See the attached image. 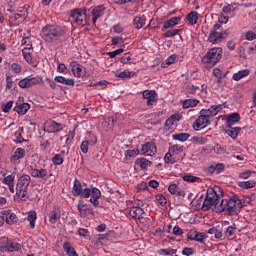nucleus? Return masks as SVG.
Segmentation results:
<instances>
[{"mask_svg":"<svg viewBox=\"0 0 256 256\" xmlns=\"http://www.w3.org/2000/svg\"><path fill=\"white\" fill-rule=\"evenodd\" d=\"M2 213L7 225H15V223H18L19 218L17 217V214L13 213L11 210H3Z\"/></svg>","mask_w":256,"mask_h":256,"instance_id":"nucleus-13","label":"nucleus"},{"mask_svg":"<svg viewBox=\"0 0 256 256\" xmlns=\"http://www.w3.org/2000/svg\"><path fill=\"white\" fill-rule=\"evenodd\" d=\"M22 55L27 63H31V61H33V58L31 57V48H24L22 50Z\"/></svg>","mask_w":256,"mask_h":256,"instance_id":"nucleus-45","label":"nucleus"},{"mask_svg":"<svg viewBox=\"0 0 256 256\" xmlns=\"http://www.w3.org/2000/svg\"><path fill=\"white\" fill-rule=\"evenodd\" d=\"M249 73H250L249 69L240 70L237 73L233 74L232 79L234 81H241L243 77H248Z\"/></svg>","mask_w":256,"mask_h":256,"instance_id":"nucleus-30","label":"nucleus"},{"mask_svg":"<svg viewBox=\"0 0 256 256\" xmlns=\"http://www.w3.org/2000/svg\"><path fill=\"white\" fill-rule=\"evenodd\" d=\"M61 215H59V211L57 210V208H53V210L49 213V221L52 224L57 223V221H59Z\"/></svg>","mask_w":256,"mask_h":256,"instance_id":"nucleus-34","label":"nucleus"},{"mask_svg":"<svg viewBox=\"0 0 256 256\" xmlns=\"http://www.w3.org/2000/svg\"><path fill=\"white\" fill-rule=\"evenodd\" d=\"M103 15H105V6L104 5H99L96 6L93 10H92V22L95 25L97 23V19H99L100 17H103Z\"/></svg>","mask_w":256,"mask_h":256,"instance_id":"nucleus-17","label":"nucleus"},{"mask_svg":"<svg viewBox=\"0 0 256 256\" xmlns=\"http://www.w3.org/2000/svg\"><path fill=\"white\" fill-rule=\"evenodd\" d=\"M30 175L36 179H47V171L45 169L30 168Z\"/></svg>","mask_w":256,"mask_h":256,"instance_id":"nucleus-20","label":"nucleus"},{"mask_svg":"<svg viewBox=\"0 0 256 256\" xmlns=\"http://www.w3.org/2000/svg\"><path fill=\"white\" fill-rule=\"evenodd\" d=\"M208 233L209 235H214L215 239H221V237H223V232L215 227L210 228Z\"/></svg>","mask_w":256,"mask_h":256,"instance_id":"nucleus-44","label":"nucleus"},{"mask_svg":"<svg viewBox=\"0 0 256 256\" xmlns=\"http://www.w3.org/2000/svg\"><path fill=\"white\" fill-rule=\"evenodd\" d=\"M181 23V17H173L166 21L163 25L165 29H169L171 27H175V25H179Z\"/></svg>","mask_w":256,"mask_h":256,"instance_id":"nucleus-28","label":"nucleus"},{"mask_svg":"<svg viewBox=\"0 0 256 256\" xmlns=\"http://www.w3.org/2000/svg\"><path fill=\"white\" fill-rule=\"evenodd\" d=\"M26 17H27V11L22 10L10 16V21L11 23H13V25H19V23H23V21H25Z\"/></svg>","mask_w":256,"mask_h":256,"instance_id":"nucleus-15","label":"nucleus"},{"mask_svg":"<svg viewBox=\"0 0 256 256\" xmlns=\"http://www.w3.org/2000/svg\"><path fill=\"white\" fill-rule=\"evenodd\" d=\"M143 99H147L148 107H151L157 101V92L155 90H145L142 93Z\"/></svg>","mask_w":256,"mask_h":256,"instance_id":"nucleus-14","label":"nucleus"},{"mask_svg":"<svg viewBox=\"0 0 256 256\" xmlns=\"http://www.w3.org/2000/svg\"><path fill=\"white\" fill-rule=\"evenodd\" d=\"M31 229H35V221H37V213L35 211L29 212L28 217H27Z\"/></svg>","mask_w":256,"mask_h":256,"instance_id":"nucleus-42","label":"nucleus"},{"mask_svg":"<svg viewBox=\"0 0 256 256\" xmlns=\"http://www.w3.org/2000/svg\"><path fill=\"white\" fill-rule=\"evenodd\" d=\"M121 63L127 64L129 61H131V55L129 53H125L121 58H120Z\"/></svg>","mask_w":256,"mask_h":256,"instance_id":"nucleus-64","label":"nucleus"},{"mask_svg":"<svg viewBox=\"0 0 256 256\" xmlns=\"http://www.w3.org/2000/svg\"><path fill=\"white\" fill-rule=\"evenodd\" d=\"M164 161H165V163H171V164L175 163V159H173V156L169 150H168V153L164 157Z\"/></svg>","mask_w":256,"mask_h":256,"instance_id":"nucleus-61","label":"nucleus"},{"mask_svg":"<svg viewBox=\"0 0 256 256\" xmlns=\"http://www.w3.org/2000/svg\"><path fill=\"white\" fill-rule=\"evenodd\" d=\"M63 249L66 251L67 255H69V256H79L77 254V251H75V248L71 247L69 242H65L63 244Z\"/></svg>","mask_w":256,"mask_h":256,"instance_id":"nucleus-40","label":"nucleus"},{"mask_svg":"<svg viewBox=\"0 0 256 256\" xmlns=\"http://www.w3.org/2000/svg\"><path fill=\"white\" fill-rule=\"evenodd\" d=\"M223 57V48H212L202 58V64L206 69H212L215 64L221 61Z\"/></svg>","mask_w":256,"mask_h":256,"instance_id":"nucleus-2","label":"nucleus"},{"mask_svg":"<svg viewBox=\"0 0 256 256\" xmlns=\"http://www.w3.org/2000/svg\"><path fill=\"white\" fill-rule=\"evenodd\" d=\"M155 153H157V146L153 142L145 143L140 150V155H148L149 157H153Z\"/></svg>","mask_w":256,"mask_h":256,"instance_id":"nucleus-11","label":"nucleus"},{"mask_svg":"<svg viewBox=\"0 0 256 256\" xmlns=\"http://www.w3.org/2000/svg\"><path fill=\"white\" fill-rule=\"evenodd\" d=\"M5 185H13L15 183V175L10 174L3 179Z\"/></svg>","mask_w":256,"mask_h":256,"instance_id":"nucleus-52","label":"nucleus"},{"mask_svg":"<svg viewBox=\"0 0 256 256\" xmlns=\"http://www.w3.org/2000/svg\"><path fill=\"white\" fill-rule=\"evenodd\" d=\"M210 115L206 114L205 109L200 111V116L196 119L193 124V128L195 131H199V129H205V127H209L211 125Z\"/></svg>","mask_w":256,"mask_h":256,"instance_id":"nucleus-7","label":"nucleus"},{"mask_svg":"<svg viewBox=\"0 0 256 256\" xmlns=\"http://www.w3.org/2000/svg\"><path fill=\"white\" fill-rule=\"evenodd\" d=\"M168 191L171 193V195H176L177 197H185V191L179 188L177 184H170Z\"/></svg>","mask_w":256,"mask_h":256,"instance_id":"nucleus-21","label":"nucleus"},{"mask_svg":"<svg viewBox=\"0 0 256 256\" xmlns=\"http://www.w3.org/2000/svg\"><path fill=\"white\" fill-rule=\"evenodd\" d=\"M25 158V149L23 148H17L14 152V155L11 156L10 161L11 163H17L19 159Z\"/></svg>","mask_w":256,"mask_h":256,"instance_id":"nucleus-24","label":"nucleus"},{"mask_svg":"<svg viewBox=\"0 0 256 256\" xmlns=\"http://www.w3.org/2000/svg\"><path fill=\"white\" fill-rule=\"evenodd\" d=\"M116 77H120V79H127L129 77H133V72L123 71L116 75Z\"/></svg>","mask_w":256,"mask_h":256,"instance_id":"nucleus-58","label":"nucleus"},{"mask_svg":"<svg viewBox=\"0 0 256 256\" xmlns=\"http://www.w3.org/2000/svg\"><path fill=\"white\" fill-rule=\"evenodd\" d=\"M221 109H222L221 105H214L209 109H204V111L210 117H215V115H217V113H219V110H221Z\"/></svg>","mask_w":256,"mask_h":256,"instance_id":"nucleus-38","label":"nucleus"},{"mask_svg":"<svg viewBox=\"0 0 256 256\" xmlns=\"http://www.w3.org/2000/svg\"><path fill=\"white\" fill-rule=\"evenodd\" d=\"M11 69H12V71H14L17 74H19V73H21V71H23V69L21 68V65H19L18 63H13L11 65Z\"/></svg>","mask_w":256,"mask_h":256,"instance_id":"nucleus-63","label":"nucleus"},{"mask_svg":"<svg viewBox=\"0 0 256 256\" xmlns=\"http://www.w3.org/2000/svg\"><path fill=\"white\" fill-rule=\"evenodd\" d=\"M225 133L229 135L232 139H235L239 133H241V128L240 127H233V126H227Z\"/></svg>","mask_w":256,"mask_h":256,"instance_id":"nucleus-26","label":"nucleus"},{"mask_svg":"<svg viewBox=\"0 0 256 256\" xmlns=\"http://www.w3.org/2000/svg\"><path fill=\"white\" fill-rule=\"evenodd\" d=\"M217 201H219V194L213 188H209L206 193V197L204 199L202 205V211H209L213 207V205H217Z\"/></svg>","mask_w":256,"mask_h":256,"instance_id":"nucleus-4","label":"nucleus"},{"mask_svg":"<svg viewBox=\"0 0 256 256\" xmlns=\"http://www.w3.org/2000/svg\"><path fill=\"white\" fill-rule=\"evenodd\" d=\"M183 109H189L190 107H197L199 105V100L197 99H186L182 101Z\"/></svg>","mask_w":256,"mask_h":256,"instance_id":"nucleus-32","label":"nucleus"},{"mask_svg":"<svg viewBox=\"0 0 256 256\" xmlns=\"http://www.w3.org/2000/svg\"><path fill=\"white\" fill-rule=\"evenodd\" d=\"M245 39H246L247 41H255V39H256V33L253 32V31H248V32H246V34H245Z\"/></svg>","mask_w":256,"mask_h":256,"instance_id":"nucleus-57","label":"nucleus"},{"mask_svg":"<svg viewBox=\"0 0 256 256\" xmlns=\"http://www.w3.org/2000/svg\"><path fill=\"white\" fill-rule=\"evenodd\" d=\"M20 249L21 244L18 242H13L11 240H7L5 244L0 247V251H2L3 253H13L15 251H20Z\"/></svg>","mask_w":256,"mask_h":256,"instance_id":"nucleus-9","label":"nucleus"},{"mask_svg":"<svg viewBox=\"0 0 256 256\" xmlns=\"http://www.w3.org/2000/svg\"><path fill=\"white\" fill-rule=\"evenodd\" d=\"M46 127L48 129V133H59V131H63V124L57 123L53 120L47 121Z\"/></svg>","mask_w":256,"mask_h":256,"instance_id":"nucleus-16","label":"nucleus"},{"mask_svg":"<svg viewBox=\"0 0 256 256\" xmlns=\"http://www.w3.org/2000/svg\"><path fill=\"white\" fill-rule=\"evenodd\" d=\"M208 233L209 235H214L215 239H221V237H223V232L215 227L210 228Z\"/></svg>","mask_w":256,"mask_h":256,"instance_id":"nucleus-43","label":"nucleus"},{"mask_svg":"<svg viewBox=\"0 0 256 256\" xmlns=\"http://www.w3.org/2000/svg\"><path fill=\"white\" fill-rule=\"evenodd\" d=\"M239 121H241L239 113H232L227 117L226 125L227 127H233V125H235V123H239Z\"/></svg>","mask_w":256,"mask_h":256,"instance_id":"nucleus-25","label":"nucleus"},{"mask_svg":"<svg viewBox=\"0 0 256 256\" xmlns=\"http://www.w3.org/2000/svg\"><path fill=\"white\" fill-rule=\"evenodd\" d=\"M199 89H201L200 85L189 84L188 86H186L185 92L186 95H195V93H197Z\"/></svg>","mask_w":256,"mask_h":256,"instance_id":"nucleus-37","label":"nucleus"},{"mask_svg":"<svg viewBox=\"0 0 256 256\" xmlns=\"http://www.w3.org/2000/svg\"><path fill=\"white\" fill-rule=\"evenodd\" d=\"M2 111L4 113H9L13 107V100L8 101L7 103L2 104Z\"/></svg>","mask_w":256,"mask_h":256,"instance_id":"nucleus-53","label":"nucleus"},{"mask_svg":"<svg viewBox=\"0 0 256 256\" xmlns=\"http://www.w3.org/2000/svg\"><path fill=\"white\" fill-rule=\"evenodd\" d=\"M72 195L74 197H83L84 199H89L91 197V188H85L83 190V186L81 185V181L75 179L73 188H72Z\"/></svg>","mask_w":256,"mask_h":256,"instance_id":"nucleus-8","label":"nucleus"},{"mask_svg":"<svg viewBox=\"0 0 256 256\" xmlns=\"http://www.w3.org/2000/svg\"><path fill=\"white\" fill-rule=\"evenodd\" d=\"M89 145H97V137H93L92 140H84L81 145H80V149L82 151V153H88L89 151Z\"/></svg>","mask_w":256,"mask_h":256,"instance_id":"nucleus-23","label":"nucleus"},{"mask_svg":"<svg viewBox=\"0 0 256 256\" xmlns=\"http://www.w3.org/2000/svg\"><path fill=\"white\" fill-rule=\"evenodd\" d=\"M228 203H229V199H222L221 203H219V201H217L214 206L216 213H223V211L227 212Z\"/></svg>","mask_w":256,"mask_h":256,"instance_id":"nucleus-22","label":"nucleus"},{"mask_svg":"<svg viewBox=\"0 0 256 256\" xmlns=\"http://www.w3.org/2000/svg\"><path fill=\"white\" fill-rule=\"evenodd\" d=\"M28 109H31V106L29 105V103H23L21 105L14 107V111H16L18 115H25Z\"/></svg>","mask_w":256,"mask_h":256,"instance_id":"nucleus-29","label":"nucleus"},{"mask_svg":"<svg viewBox=\"0 0 256 256\" xmlns=\"http://www.w3.org/2000/svg\"><path fill=\"white\" fill-rule=\"evenodd\" d=\"M71 71L75 77H81V66L76 61L70 63Z\"/></svg>","mask_w":256,"mask_h":256,"instance_id":"nucleus-33","label":"nucleus"},{"mask_svg":"<svg viewBox=\"0 0 256 256\" xmlns=\"http://www.w3.org/2000/svg\"><path fill=\"white\" fill-rule=\"evenodd\" d=\"M70 17L74 19L75 23L78 25H81L82 27H85L87 24V10L83 8H76L74 10H71Z\"/></svg>","mask_w":256,"mask_h":256,"instance_id":"nucleus-5","label":"nucleus"},{"mask_svg":"<svg viewBox=\"0 0 256 256\" xmlns=\"http://www.w3.org/2000/svg\"><path fill=\"white\" fill-rule=\"evenodd\" d=\"M191 141L192 143H198V145H205L207 143V138L202 136H193Z\"/></svg>","mask_w":256,"mask_h":256,"instance_id":"nucleus-46","label":"nucleus"},{"mask_svg":"<svg viewBox=\"0 0 256 256\" xmlns=\"http://www.w3.org/2000/svg\"><path fill=\"white\" fill-rule=\"evenodd\" d=\"M187 237L190 239V241H198L199 243H203L205 239V233L197 232L196 230H190L187 233Z\"/></svg>","mask_w":256,"mask_h":256,"instance_id":"nucleus-19","label":"nucleus"},{"mask_svg":"<svg viewBox=\"0 0 256 256\" xmlns=\"http://www.w3.org/2000/svg\"><path fill=\"white\" fill-rule=\"evenodd\" d=\"M91 193H92V197H94L95 199H101V190L100 189L92 188Z\"/></svg>","mask_w":256,"mask_h":256,"instance_id":"nucleus-62","label":"nucleus"},{"mask_svg":"<svg viewBox=\"0 0 256 256\" xmlns=\"http://www.w3.org/2000/svg\"><path fill=\"white\" fill-rule=\"evenodd\" d=\"M182 255H185V256L195 255V248H189V247L183 248Z\"/></svg>","mask_w":256,"mask_h":256,"instance_id":"nucleus-54","label":"nucleus"},{"mask_svg":"<svg viewBox=\"0 0 256 256\" xmlns=\"http://www.w3.org/2000/svg\"><path fill=\"white\" fill-rule=\"evenodd\" d=\"M41 83V77L24 78L19 81V87L21 89H29L33 85H39Z\"/></svg>","mask_w":256,"mask_h":256,"instance_id":"nucleus-10","label":"nucleus"},{"mask_svg":"<svg viewBox=\"0 0 256 256\" xmlns=\"http://www.w3.org/2000/svg\"><path fill=\"white\" fill-rule=\"evenodd\" d=\"M31 185V176L22 175L18 178V182L16 184V195L21 199V201H27L29 199V192L27 189Z\"/></svg>","mask_w":256,"mask_h":256,"instance_id":"nucleus-3","label":"nucleus"},{"mask_svg":"<svg viewBox=\"0 0 256 256\" xmlns=\"http://www.w3.org/2000/svg\"><path fill=\"white\" fill-rule=\"evenodd\" d=\"M141 151L139 149L127 150L125 152L126 157H137Z\"/></svg>","mask_w":256,"mask_h":256,"instance_id":"nucleus-55","label":"nucleus"},{"mask_svg":"<svg viewBox=\"0 0 256 256\" xmlns=\"http://www.w3.org/2000/svg\"><path fill=\"white\" fill-rule=\"evenodd\" d=\"M83 207H85V204H83V201H79L77 209L80 213V217H86L87 215V210L84 209Z\"/></svg>","mask_w":256,"mask_h":256,"instance_id":"nucleus-51","label":"nucleus"},{"mask_svg":"<svg viewBox=\"0 0 256 256\" xmlns=\"http://www.w3.org/2000/svg\"><path fill=\"white\" fill-rule=\"evenodd\" d=\"M227 33H221V32H210L208 41L209 43H213V45H217V43H221L223 39H227Z\"/></svg>","mask_w":256,"mask_h":256,"instance_id":"nucleus-12","label":"nucleus"},{"mask_svg":"<svg viewBox=\"0 0 256 256\" xmlns=\"http://www.w3.org/2000/svg\"><path fill=\"white\" fill-rule=\"evenodd\" d=\"M185 147L183 145L174 144L169 147L168 151L172 154V156L179 155V153H183Z\"/></svg>","mask_w":256,"mask_h":256,"instance_id":"nucleus-27","label":"nucleus"},{"mask_svg":"<svg viewBox=\"0 0 256 256\" xmlns=\"http://www.w3.org/2000/svg\"><path fill=\"white\" fill-rule=\"evenodd\" d=\"M241 209H243V203L241 202L240 199L236 197L228 199V215H230L231 217L239 215V213H241Z\"/></svg>","mask_w":256,"mask_h":256,"instance_id":"nucleus-6","label":"nucleus"},{"mask_svg":"<svg viewBox=\"0 0 256 256\" xmlns=\"http://www.w3.org/2000/svg\"><path fill=\"white\" fill-rule=\"evenodd\" d=\"M53 163H54V165H63V157H61L60 154H56L53 157Z\"/></svg>","mask_w":256,"mask_h":256,"instance_id":"nucleus-59","label":"nucleus"},{"mask_svg":"<svg viewBox=\"0 0 256 256\" xmlns=\"http://www.w3.org/2000/svg\"><path fill=\"white\" fill-rule=\"evenodd\" d=\"M176 60H177V55L173 54L166 59L165 63H162V67L165 68L169 65H173V63H175Z\"/></svg>","mask_w":256,"mask_h":256,"instance_id":"nucleus-48","label":"nucleus"},{"mask_svg":"<svg viewBox=\"0 0 256 256\" xmlns=\"http://www.w3.org/2000/svg\"><path fill=\"white\" fill-rule=\"evenodd\" d=\"M175 253H177V249H173V248L159 250L160 255H175Z\"/></svg>","mask_w":256,"mask_h":256,"instance_id":"nucleus-50","label":"nucleus"},{"mask_svg":"<svg viewBox=\"0 0 256 256\" xmlns=\"http://www.w3.org/2000/svg\"><path fill=\"white\" fill-rule=\"evenodd\" d=\"M186 19L191 25H197V21H199V13L192 11L187 15Z\"/></svg>","mask_w":256,"mask_h":256,"instance_id":"nucleus-35","label":"nucleus"},{"mask_svg":"<svg viewBox=\"0 0 256 256\" xmlns=\"http://www.w3.org/2000/svg\"><path fill=\"white\" fill-rule=\"evenodd\" d=\"M255 185H256L255 180H248V181H243L238 183V186L241 187V189H253Z\"/></svg>","mask_w":256,"mask_h":256,"instance_id":"nucleus-39","label":"nucleus"},{"mask_svg":"<svg viewBox=\"0 0 256 256\" xmlns=\"http://www.w3.org/2000/svg\"><path fill=\"white\" fill-rule=\"evenodd\" d=\"M42 39L46 43H56L63 35H65V28L55 25H46L42 28Z\"/></svg>","mask_w":256,"mask_h":256,"instance_id":"nucleus-1","label":"nucleus"},{"mask_svg":"<svg viewBox=\"0 0 256 256\" xmlns=\"http://www.w3.org/2000/svg\"><path fill=\"white\" fill-rule=\"evenodd\" d=\"M129 215L132 219H143V215H145V210L138 206H133L129 210Z\"/></svg>","mask_w":256,"mask_h":256,"instance_id":"nucleus-18","label":"nucleus"},{"mask_svg":"<svg viewBox=\"0 0 256 256\" xmlns=\"http://www.w3.org/2000/svg\"><path fill=\"white\" fill-rule=\"evenodd\" d=\"M123 51H125L123 48L114 50L112 52H108V57H110V59H114V57H117V55H121V53H123Z\"/></svg>","mask_w":256,"mask_h":256,"instance_id":"nucleus-56","label":"nucleus"},{"mask_svg":"<svg viewBox=\"0 0 256 256\" xmlns=\"http://www.w3.org/2000/svg\"><path fill=\"white\" fill-rule=\"evenodd\" d=\"M23 131H24V129H23V127H20L15 133H14V141H15V143H27L28 142V140H25L24 138H23Z\"/></svg>","mask_w":256,"mask_h":256,"instance_id":"nucleus-31","label":"nucleus"},{"mask_svg":"<svg viewBox=\"0 0 256 256\" xmlns=\"http://www.w3.org/2000/svg\"><path fill=\"white\" fill-rule=\"evenodd\" d=\"M145 25V20H143V18L139 17V16H136L134 18V26L137 28V29H143V26Z\"/></svg>","mask_w":256,"mask_h":256,"instance_id":"nucleus-47","label":"nucleus"},{"mask_svg":"<svg viewBox=\"0 0 256 256\" xmlns=\"http://www.w3.org/2000/svg\"><path fill=\"white\" fill-rule=\"evenodd\" d=\"M179 33V29H171L166 31V33L164 34L165 37H175V35H177Z\"/></svg>","mask_w":256,"mask_h":256,"instance_id":"nucleus-60","label":"nucleus"},{"mask_svg":"<svg viewBox=\"0 0 256 256\" xmlns=\"http://www.w3.org/2000/svg\"><path fill=\"white\" fill-rule=\"evenodd\" d=\"M138 165L145 171V170H147L149 165H151V161H149L145 158H141L138 160Z\"/></svg>","mask_w":256,"mask_h":256,"instance_id":"nucleus-49","label":"nucleus"},{"mask_svg":"<svg viewBox=\"0 0 256 256\" xmlns=\"http://www.w3.org/2000/svg\"><path fill=\"white\" fill-rule=\"evenodd\" d=\"M191 135L189 133H178V134H173L172 139L174 141H180L181 143H184V141H187Z\"/></svg>","mask_w":256,"mask_h":256,"instance_id":"nucleus-36","label":"nucleus"},{"mask_svg":"<svg viewBox=\"0 0 256 256\" xmlns=\"http://www.w3.org/2000/svg\"><path fill=\"white\" fill-rule=\"evenodd\" d=\"M183 180L187 183H201V178L189 174L184 175Z\"/></svg>","mask_w":256,"mask_h":256,"instance_id":"nucleus-41","label":"nucleus"}]
</instances>
